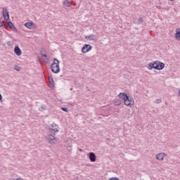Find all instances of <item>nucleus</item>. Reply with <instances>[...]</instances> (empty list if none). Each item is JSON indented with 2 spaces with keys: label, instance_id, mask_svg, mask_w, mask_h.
Segmentation results:
<instances>
[{
  "label": "nucleus",
  "instance_id": "nucleus-5",
  "mask_svg": "<svg viewBox=\"0 0 180 180\" xmlns=\"http://www.w3.org/2000/svg\"><path fill=\"white\" fill-rule=\"evenodd\" d=\"M124 103L126 106H133V105H134V98L130 96H128V98L124 100Z\"/></svg>",
  "mask_w": 180,
  "mask_h": 180
},
{
  "label": "nucleus",
  "instance_id": "nucleus-25",
  "mask_svg": "<svg viewBox=\"0 0 180 180\" xmlns=\"http://www.w3.org/2000/svg\"><path fill=\"white\" fill-rule=\"evenodd\" d=\"M108 180H120V179H119V178L117 177H111Z\"/></svg>",
  "mask_w": 180,
  "mask_h": 180
},
{
  "label": "nucleus",
  "instance_id": "nucleus-29",
  "mask_svg": "<svg viewBox=\"0 0 180 180\" xmlns=\"http://www.w3.org/2000/svg\"><path fill=\"white\" fill-rule=\"evenodd\" d=\"M129 115H130V116H132L133 113H131V114H129Z\"/></svg>",
  "mask_w": 180,
  "mask_h": 180
},
{
  "label": "nucleus",
  "instance_id": "nucleus-26",
  "mask_svg": "<svg viewBox=\"0 0 180 180\" xmlns=\"http://www.w3.org/2000/svg\"><path fill=\"white\" fill-rule=\"evenodd\" d=\"M2 26H4V22H2L1 21H0V27H2Z\"/></svg>",
  "mask_w": 180,
  "mask_h": 180
},
{
  "label": "nucleus",
  "instance_id": "nucleus-9",
  "mask_svg": "<svg viewBox=\"0 0 180 180\" xmlns=\"http://www.w3.org/2000/svg\"><path fill=\"white\" fill-rule=\"evenodd\" d=\"M24 25L27 29H36V24L32 22H25Z\"/></svg>",
  "mask_w": 180,
  "mask_h": 180
},
{
  "label": "nucleus",
  "instance_id": "nucleus-15",
  "mask_svg": "<svg viewBox=\"0 0 180 180\" xmlns=\"http://www.w3.org/2000/svg\"><path fill=\"white\" fill-rule=\"evenodd\" d=\"M49 85L51 86V89H53L54 88V79H53V77H49Z\"/></svg>",
  "mask_w": 180,
  "mask_h": 180
},
{
  "label": "nucleus",
  "instance_id": "nucleus-23",
  "mask_svg": "<svg viewBox=\"0 0 180 180\" xmlns=\"http://www.w3.org/2000/svg\"><path fill=\"white\" fill-rule=\"evenodd\" d=\"M41 57L44 58V60H47V55L44 54V53H41Z\"/></svg>",
  "mask_w": 180,
  "mask_h": 180
},
{
  "label": "nucleus",
  "instance_id": "nucleus-13",
  "mask_svg": "<svg viewBox=\"0 0 180 180\" xmlns=\"http://www.w3.org/2000/svg\"><path fill=\"white\" fill-rule=\"evenodd\" d=\"M71 5H72V3L68 0H65L63 2V6L65 8H71Z\"/></svg>",
  "mask_w": 180,
  "mask_h": 180
},
{
  "label": "nucleus",
  "instance_id": "nucleus-3",
  "mask_svg": "<svg viewBox=\"0 0 180 180\" xmlns=\"http://www.w3.org/2000/svg\"><path fill=\"white\" fill-rule=\"evenodd\" d=\"M48 129L49 130L51 134H56V133L60 131L59 127L56 123H53L51 127H48Z\"/></svg>",
  "mask_w": 180,
  "mask_h": 180
},
{
  "label": "nucleus",
  "instance_id": "nucleus-4",
  "mask_svg": "<svg viewBox=\"0 0 180 180\" xmlns=\"http://www.w3.org/2000/svg\"><path fill=\"white\" fill-rule=\"evenodd\" d=\"M47 141L49 144H51L52 146L57 143V139L54 136V134H51L46 136Z\"/></svg>",
  "mask_w": 180,
  "mask_h": 180
},
{
  "label": "nucleus",
  "instance_id": "nucleus-7",
  "mask_svg": "<svg viewBox=\"0 0 180 180\" xmlns=\"http://www.w3.org/2000/svg\"><path fill=\"white\" fill-rule=\"evenodd\" d=\"M3 18L6 21L9 20V12L6 8H3Z\"/></svg>",
  "mask_w": 180,
  "mask_h": 180
},
{
  "label": "nucleus",
  "instance_id": "nucleus-1",
  "mask_svg": "<svg viewBox=\"0 0 180 180\" xmlns=\"http://www.w3.org/2000/svg\"><path fill=\"white\" fill-rule=\"evenodd\" d=\"M164 67H165V64L162 62H160L158 60L155 61L153 63H150L148 64V70H158V71H161V70H164Z\"/></svg>",
  "mask_w": 180,
  "mask_h": 180
},
{
  "label": "nucleus",
  "instance_id": "nucleus-8",
  "mask_svg": "<svg viewBox=\"0 0 180 180\" xmlns=\"http://www.w3.org/2000/svg\"><path fill=\"white\" fill-rule=\"evenodd\" d=\"M89 160L91 162H95L96 161V155L94 153L91 152L89 153Z\"/></svg>",
  "mask_w": 180,
  "mask_h": 180
},
{
  "label": "nucleus",
  "instance_id": "nucleus-11",
  "mask_svg": "<svg viewBox=\"0 0 180 180\" xmlns=\"http://www.w3.org/2000/svg\"><path fill=\"white\" fill-rule=\"evenodd\" d=\"M7 23L9 29H11V30H13V32H18V29L15 27V25H13V23H12V22L8 21Z\"/></svg>",
  "mask_w": 180,
  "mask_h": 180
},
{
  "label": "nucleus",
  "instance_id": "nucleus-12",
  "mask_svg": "<svg viewBox=\"0 0 180 180\" xmlns=\"http://www.w3.org/2000/svg\"><path fill=\"white\" fill-rule=\"evenodd\" d=\"M165 155H167V154L165 153H158L156 155V160H158L159 161H162Z\"/></svg>",
  "mask_w": 180,
  "mask_h": 180
},
{
  "label": "nucleus",
  "instance_id": "nucleus-27",
  "mask_svg": "<svg viewBox=\"0 0 180 180\" xmlns=\"http://www.w3.org/2000/svg\"><path fill=\"white\" fill-rule=\"evenodd\" d=\"M7 46H11V41L7 42Z\"/></svg>",
  "mask_w": 180,
  "mask_h": 180
},
{
  "label": "nucleus",
  "instance_id": "nucleus-20",
  "mask_svg": "<svg viewBox=\"0 0 180 180\" xmlns=\"http://www.w3.org/2000/svg\"><path fill=\"white\" fill-rule=\"evenodd\" d=\"M141 23H143V18L141 17L138 20L137 25H141Z\"/></svg>",
  "mask_w": 180,
  "mask_h": 180
},
{
  "label": "nucleus",
  "instance_id": "nucleus-21",
  "mask_svg": "<svg viewBox=\"0 0 180 180\" xmlns=\"http://www.w3.org/2000/svg\"><path fill=\"white\" fill-rule=\"evenodd\" d=\"M162 102V100L158 98L155 101V103H161Z\"/></svg>",
  "mask_w": 180,
  "mask_h": 180
},
{
  "label": "nucleus",
  "instance_id": "nucleus-18",
  "mask_svg": "<svg viewBox=\"0 0 180 180\" xmlns=\"http://www.w3.org/2000/svg\"><path fill=\"white\" fill-rule=\"evenodd\" d=\"M121 103H122V101L120 100H117L114 101V105L115 106H119V105H120Z\"/></svg>",
  "mask_w": 180,
  "mask_h": 180
},
{
  "label": "nucleus",
  "instance_id": "nucleus-28",
  "mask_svg": "<svg viewBox=\"0 0 180 180\" xmlns=\"http://www.w3.org/2000/svg\"><path fill=\"white\" fill-rule=\"evenodd\" d=\"M2 101V94H0V101Z\"/></svg>",
  "mask_w": 180,
  "mask_h": 180
},
{
  "label": "nucleus",
  "instance_id": "nucleus-2",
  "mask_svg": "<svg viewBox=\"0 0 180 180\" xmlns=\"http://www.w3.org/2000/svg\"><path fill=\"white\" fill-rule=\"evenodd\" d=\"M50 68L53 74H58L60 72V61L57 58H54Z\"/></svg>",
  "mask_w": 180,
  "mask_h": 180
},
{
  "label": "nucleus",
  "instance_id": "nucleus-32",
  "mask_svg": "<svg viewBox=\"0 0 180 180\" xmlns=\"http://www.w3.org/2000/svg\"><path fill=\"white\" fill-rule=\"evenodd\" d=\"M170 1H174V0H170Z\"/></svg>",
  "mask_w": 180,
  "mask_h": 180
},
{
  "label": "nucleus",
  "instance_id": "nucleus-6",
  "mask_svg": "<svg viewBox=\"0 0 180 180\" xmlns=\"http://www.w3.org/2000/svg\"><path fill=\"white\" fill-rule=\"evenodd\" d=\"M92 50V46L90 44H84V46L82 48V53L85 54V53H88Z\"/></svg>",
  "mask_w": 180,
  "mask_h": 180
},
{
  "label": "nucleus",
  "instance_id": "nucleus-31",
  "mask_svg": "<svg viewBox=\"0 0 180 180\" xmlns=\"http://www.w3.org/2000/svg\"><path fill=\"white\" fill-rule=\"evenodd\" d=\"M70 91H72V89H70Z\"/></svg>",
  "mask_w": 180,
  "mask_h": 180
},
{
  "label": "nucleus",
  "instance_id": "nucleus-10",
  "mask_svg": "<svg viewBox=\"0 0 180 180\" xmlns=\"http://www.w3.org/2000/svg\"><path fill=\"white\" fill-rule=\"evenodd\" d=\"M14 53L18 56H22V50H20V48H19L18 46H15L14 48Z\"/></svg>",
  "mask_w": 180,
  "mask_h": 180
},
{
  "label": "nucleus",
  "instance_id": "nucleus-17",
  "mask_svg": "<svg viewBox=\"0 0 180 180\" xmlns=\"http://www.w3.org/2000/svg\"><path fill=\"white\" fill-rule=\"evenodd\" d=\"M176 39H180V29L176 30V34H175Z\"/></svg>",
  "mask_w": 180,
  "mask_h": 180
},
{
  "label": "nucleus",
  "instance_id": "nucleus-30",
  "mask_svg": "<svg viewBox=\"0 0 180 180\" xmlns=\"http://www.w3.org/2000/svg\"><path fill=\"white\" fill-rule=\"evenodd\" d=\"M79 151H82V149H79Z\"/></svg>",
  "mask_w": 180,
  "mask_h": 180
},
{
  "label": "nucleus",
  "instance_id": "nucleus-14",
  "mask_svg": "<svg viewBox=\"0 0 180 180\" xmlns=\"http://www.w3.org/2000/svg\"><path fill=\"white\" fill-rule=\"evenodd\" d=\"M118 96L119 98H120V99H122L123 101H124L125 99H127L129 96H127L126 93H120Z\"/></svg>",
  "mask_w": 180,
  "mask_h": 180
},
{
  "label": "nucleus",
  "instance_id": "nucleus-16",
  "mask_svg": "<svg viewBox=\"0 0 180 180\" xmlns=\"http://www.w3.org/2000/svg\"><path fill=\"white\" fill-rule=\"evenodd\" d=\"M85 39H86V40H95V34H91L90 35H87L85 37Z\"/></svg>",
  "mask_w": 180,
  "mask_h": 180
},
{
  "label": "nucleus",
  "instance_id": "nucleus-19",
  "mask_svg": "<svg viewBox=\"0 0 180 180\" xmlns=\"http://www.w3.org/2000/svg\"><path fill=\"white\" fill-rule=\"evenodd\" d=\"M47 109V106L43 105L41 106V108L39 109L40 112H43V110H46Z\"/></svg>",
  "mask_w": 180,
  "mask_h": 180
},
{
  "label": "nucleus",
  "instance_id": "nucleus-24",
  "mask_svg": "<svg viewBox=\"0 0 180 180\" xmlns=\"http://www.w3.org/2000/svg\"><path fill=\"white\" fill-rule=\"evenodd\" d=\"M14 70H15V71H20V68L19 66H15Z\"/></svg>",
  "mask_w": 180,
  "mask_h": 180
},
{
  "label": "nucleus",
  "instance_id": "nucleus-22",
  "mask_svg": "<svg viewBox=\"0 0 180 180\" xmlns=\"http://www.w3.org/2000/svg\"><path fill=\"white\" fill-rule=\"evenodd\" d=\"M61 109L63 110V112H68V108L65 107H62Z\"/></svg>",
  "mask_w": 180,
  "mask_h": 180
}]
</instances>
